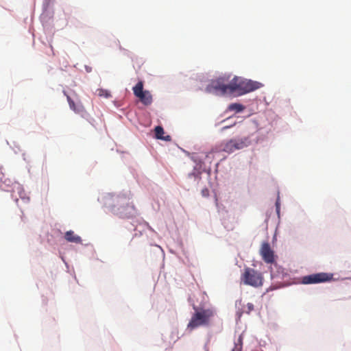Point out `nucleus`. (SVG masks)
<instances>
[{"mask_svg":"<svg viewBox=\"0 0 351 351\" xmlns=\"http://www.w3.org/2000/svg\"><path fill=\"white\" fill-rule=\"evenodd\" d=\"M214 315L215 312L210 308H201L196 311L192 315L187 325V328L190 330H193L200 326H209L210 319Z\"/></svg>","mask_w":351,"mask_h":351,"instance_id":"nucleus-1","label":"nucleus"},{"mask_svg":"<svg viewBox=\"0 0 351 351\" xmlns=\"http://www.w3.org/2000/svg\"><path fill=\"white\" fill-rule=\"evenodd\" d=\"M263 274L251 267L245 268L241 277V280L244 285L256 288L263 285Z\"/></svg>","mask_w":351,"mask_h":351,"instance_id":"nucleus-2","label":"nucleus"},{"mask_svg":"<svg viewBox=\"0 0 351 351\" xmlns=\"http://www.w3.org/2000/svg\"><path fill=\"white\" fill-rule=\"evenodd\" d=\"M247 138H232L226 142L221 143L220 150L230 154L236 150L243 149L247 147Z\"/></svg>","mask_w":351,"mask_h":351,"instance_id":"nucleus-3","label":"nucleus"},{"mask_svg":"<svg viewBox=\"0 0 351 351\" xmlns=\"http://www.w3.org/2000/svg\"><path fill=\"white\" fill-rule=\"evenodd\" d=\"M227 82L228 79L225 77H221L212 80L207 86L206 90L210 93H220L224 95L227 93V84H226Z\"/></svg>","mask_w":351,"mask_h":351,"instance_id":"nucleus-4","label":"nucleus"},{"mask_svg":"<svg viewBox=\"0 0 351 351\" xmlns=\"http://www.w3.org/2000/svg\"><path fill=\"white\" fill-rule=\"evenodd\" d=\"M134 95L139 99L145 106H149L152 103V95L148 90H143V82L139 81L133 87Z\"/></svg>","mask_w":351,"mask_h":351,"instance_id":"nucleus-5","label":"nucleus"},{"mask_svg":"<svg viewBox=\"0 0 351 351\" xmlns=\"http://www.w3.org/2000/svg\"><path fill=\"white\" fill-rule=\"evenodd\" d=\"M332 278V274L322 272L303 276L301 282L304 285L317 284L329 281Z\"/></svg>","mask_w":351,"mask_h":351,"instance_id":"nucleus-6","label":"nucleus"},{"mask_svg":"<svg viewBox=\"0 0 351 351\" xmlns=\"http://www.w3.org/2000/svg\"><path fill=\"white\" fill-rule=\"evenodd\" d=\"M261 84L252 80H241L240 81L239 95H243L259 88Z\"/></svg>","mask_w":351,"mask_h":351,"instance_id":"nucleus-7","label":"nucleus"},{"mask_svg":"<svg viewBox=\"0 0 351 351\" xmlns=\"http://www.w3.org/2000/svg\"><path fill=\"white\" fill-rule=\"evenodd\" d=\"M260 254L263 261L267 263L274 262V254L268 243H263L260 250Z\"/></svg>","mask_w":351,"mask_h":351,"instance_id":"nucleus-8","label":"nucleus"},{"mask_svg":"<svg viewBox=\"0 0 351 351\" xmlns=\"http://www.w3.org/2000/svg\"><path fill=\"white\" fill-rule=\"evenodd\" d=\"M240 81H241L240 78H239L237 77H234L230 81V82L226 85L227 86V93H232L234 92H238L239 93L240 87H239V86H240Z\"/></svg>","mask_w":351,"mask_h":351,"instance_id":"nucleus-9","label":"nucleus"},{"mask_svg":"<svg viewBox=\"0 0 351 351\" xmlns=\"http://www.w3.org/2000/svg\"><path fill=\"white\" fill-rule=\"evenodd\" d=\"M66 99L70 108L75 112L82 113L85 112V108L80 102L75 104L74 101L69 95H66Z\"/></svg>","mask_w":351,"mask_h":351,"instance_id":"nucleus-10","label":"nucleus"},{"mask_svg":"<svg viewBox=\"0 0 351 351\" xmlns=\"http://www.w3.org/2000/svg\"><path fill=\"white\" fill-rule=\"evenodd\" d=\"M64 238L69 242L75 243H82L81 237L75 234L73 231H72V230L67 231L65 233Z\"/></svg>","mask_w":351,"mask_h":351,"instance_id":"nucleus-11","label":"nucleus"},{"mask_svg":"<svg viewBox=\"0 0 351 351\" xmlns=\"http://www.w3.org/2000/svg\"><path fill=\"white\" fill-rule=\"evenodd\" d=\"M155 135L156 137L158 139H162V140H169L170 136H167V137H164L162 135L164 134V130L162 127L161 126H156L155 128Z\"/></svg>","mask_w":351,"mask_h":351,"instance_id":"nucleus-12","label":"nucleus"},{"mask_svg":"<svg viewBox=\"0 0 351 351\" xmlns=\"http://www.w3.org/2000/svg\"><path fill=\"white\" fill-rule=\"evenodd\" d=\"M228 109L230 111H235L237 112H239L243 110L244 106L240 104L234 103L229 105Z\"/></svg>","mask_w":351,"mask_h":351,"instance_id":"nucleus-13","label":"nucleus"},{"mask_svg":"<svg viewBox=\"0 0 351 351\" xmlns=\"http://www.w3.org/2000/svg\"><path fill=\"white\" fill-rule=\"evenodd\" d=\"M97 93L99 97H104L108 98L111 96L110 93L108 90L99 88L97 90Z\"/></svg>","mask_w":351,"mask_h":351,"instance_id":"nucleus-14","label":"nucleus"},{"mask_svg":"<svg viewBox=\"0 0 351 351\" xmlns=\"http://www.w3.org/2000/svg\"><path fill=\"white\" fill-rule=\"evenodd\" d=\"M243 339V335L242 334L239 335L237 340L234 342V348L242 349Z\"/></svg>","mask_w":351,"mask_h":351,"instance_id":"nucleus-15","label":"nucleus"},{"mask_svg":"<svg viewBox=\"0 0 351 351\" xmlns=\"http://www.w3.org/2000/svg\"><path fill=\"white\" fill-rule=\"evenodd\" d=\"M254 306L253 304L252 303H247L246 306L245 307V311L247 313H250V312H252V311H254Z\"/></svg>","mask_w":351,"mask_h":351,"instance_id":"nucleus-16","label":"nucleus"},{"mask_svg":"<svg viewBox=\"0 0 351 351\" xmlns=\"http://www.w3.org/2000/svg\"><path fill=\"white\" fill-rule=\"evenodd\" d=\"M202 193L204 195H206L208 194V190L207 189L203 190Z\"/></svg>","mask_w":351,"mask_h":351,"instance_id":"nucleus-17","label":"nucleus"},{"mask_svg":"<svg viewBox=\"0 0 351 351\" xmlns=\"http://www.w3.org/2000/svg\"><path fill=\"white\" fill-rule=\"evenodd\" d=\"M241 350H242V349H240V348H234H234L232 349V351H241Z\"/></svg>","mask_w":351,"mask_h":351,"instance_id":"nucleus-18","label":"nucleus"},{"mask_svg":"<svg viewBox=\"0 0 351 351\" xmlns=\"http://www.w3.org/2000/svg\"><path fill=\"white\" fill-rule=\"evenodd\" d=\"M213 154V152H210L208 153L207 155H206V158H210V155Z\"/></svg>","mask_w":351,"mask_h":351,"instance_id":"nucleus-19","label":"nucleus"},{"mask_svg":"<svg viewBox=\"0 0 351 351\" xmlns=\"http://www.w3.org/2000/svg\"><path fill=\"white\" fill-rule=\"evenodd\" d=\"M2 167L0 165V173H2Z\"/></svg>","mask_w":351,"mask_h":351,"instance_id":"nucleus-20","label":"nucleus"}]
</instances>
